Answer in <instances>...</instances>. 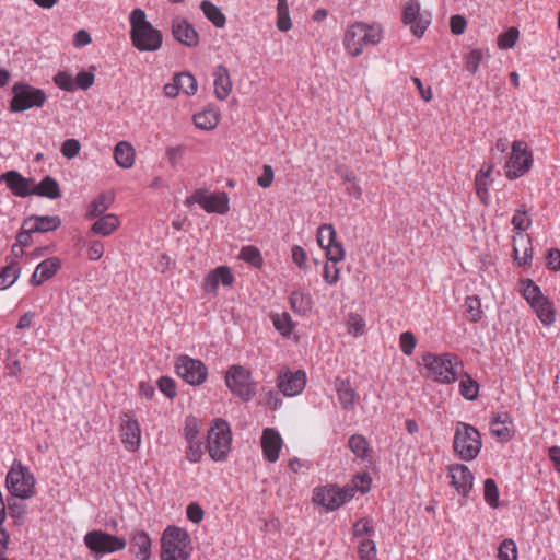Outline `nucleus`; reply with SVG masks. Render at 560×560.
<instances>
[{
  "mask_svg": "<svg viewBox=\"0 0 560 560\" xmlns=\"http://www.w3.org/2000/svg\"><path fill=\"white\" fill-rule=\"evenodd\" d=\"M365 322L359 314L351 313L348 318V332L360 336L364 332Z\"/></svg>",
  "mask_w": 560,
  "mask_h": 560,
  "instance_id": "57",
  "label": "nucleus"
},
{
  "mask_svg": "<svg viewBox=\"0 0 560 560\" xmlns=\"http://www.w3.org/2000/svg\"><path fill=\"white\" fill-rule=\"evenodd\" d=\"M177 375L192 386L201 385L208 375V369L200 360L179 355L175 362Z\"/></svg>",
  "mask_w": 560,
  "mask_h": 560,
  "instance_id": "13",
  "label": "nucleus"
},
{
  "mask_svg": "<svg viewBox=\"0 0 560 560\" xmlns=\"http://www.w3.org/2000/svg\"><path fill=\"white\" fill-rule=\"evenodd\" d=\"M187 205L198 203L208 213L225 214L229 207V197L225 192H208L203 189L196 190L186 199Z\"/></svg>",
  "mask_w": 560,
  "mask_h": 560,
  "instance_id": "14",
  "label": "nucleus"
},
{
  "mask_svg": "<svg viewBox=\"0 0 560 560\" xmlns=\"http://www.w3.org/2000/svg\"><path fill=\"white\" fill-rule=\"evenodd\" d=\"M371 481L369 474H360L352 479V485L350 487L353 488V493L355 491L366 493L371 489Z\"/></svg>",
  "mask_w": 560,
  "mask_h": 560,
  "instance_id": "60",
  "label": "nucleus"
},
{
  "mask_svg": "<svg viewBox=\"0 0 560 560\" xmlns=\"http://www.w3.org/2000/svg\"><path fill=\"white\" fill-rule=\"evenodd\" d=\"M32 195L57 199L61 196V190L55 178L45 176L37 185L32 187Z\"/></svg>",
  "mask_w": 560,
  "mask_h": 560,
  "instance_id": "31",
  "label": "nucleus"
},
{
  "mask_svg": "<svg viewBox=\"0 0 560 560\" xmlns=\"http://www.w3.org/2000/svg\"><path fill=\"white\" fill-rule=\"evenodd\" d=\"M119 225V221L114 214H106L100 218L91 228L92 233L107 236L113 233Z\"/></svg>",
  "mask_w": 560,
  "mask_h": 560,
  "instance_id": "35",
  "label": "nucleus"
},
{
  "mask_svg": "<svg viewBox=\"0 0 560 560\" xmlns=\"http://www.w3.org/2000/svg\"><path fill=\"white\" fill-rule=\"evenodd\" d=\"M271 319L275 328L283 336H288L292 332L293 324L291 320V316L283 313L271 314Z\"/></svg>",
  "mask_w": 560,
  "mask_h": 560,
  "instance_id": "46",
  "label": "nucleus"
},
{
  "mask_svg": "<svg viewBox=\"0 0 560 560\" xmlns=\"http://www.w3.org/2000/svg\"><path fill=\"white\" fill-rule=\"evenodd\" d=\"M323 278L328 284H336L339 281L340 269L336 266V262L324 266Z\"/></svg>",
  "mask_w": 560,
  "mask_h": 560,
  "instance_id": "63",
  "label": "nucleus"
},
{
  "mask_svg": "<svg viewBox=\"0 0 560 560\" xmlns=\"http://www.w3.org/2000/svg\"><path fill=\"white\" fill-rule=\"evenodd\" d=\"M509 419L508 413H499L490 422L491 434L501 442L509 441L512 436L511 430L508 427Z\"/></svg>",
  "mask_w": 560,
  "mask_h": 560,
  "instance_id": "33",
  "label": "nucleus"
},
{
  "mask_svg": "<svg viewBox=\"0 0 560 560\" xmlns=\"http://www.w3.org/2000/svg\"><path fill=\"white\" fill-rule=\"evenodd\" d=\"M188 446L186 450V458L190 463H198L203 455V443L201 439L186 441Z\"/></svg>",
  "mask_w": 560,
  "mask_h": 560,
  "instance_id": "53",
  "label": "nucleus"
},
{
  "mask_svg": "<svg viewBox=\"0 0 560 560\" xmlns=\"http://www.w3.org/2000/svg\"><path fill=\"white\" fill-rule=\"evenodd\" d=\"M306 385L304 371L292 372L285 370L278 376V388L284 396L292 397L301 394Z\"/></svg>",
  "mask_w": 560,
  "mask_h": 560,
  "instance_id": "18",
  "label": "nucleus"
},
{
  "mask_svg": "<svg viewBox=\"0 0 560 560\" xmlns=\"http://www.w3.org/2000/svg\"><path fill=\"white\" fill-rule=\"evenodd\" d=\"M353 534L357 539L370 538L374 534L372 522L369 518H361L353 525Z\"/></svg>",
  "mask_w": 560,
  "mask_h": 560,
  "instance_id": "52",
  "label": "nucleus"
},
{
  "mask_svg": "<svg viewBox=\"0 0 560 560\" xmlns=\"http://www.w3.org/2000/svg\"><path fill=\"white\" fill-rule=\"evenodd\" d=\"M186 515L190 522L199 524L203 520L205 511L198 503L192 502L188 504Z\"/></svg>",
  "mask_w": 560,
  "mask_h": 560,
  "instance_id": "64",
  "label": "nucleus"
},
{
  "mask_svg": "<svg viewBox=\"0 0 560 560\" xmlns=\"http://www.w3.org/2000/svg\"><path fill=\"white\" fill-rule=\"evenodd\" d=\"M232 91V81L226 67L220 65L214 72V94L217 98L225 100Z\"/></svg>",
  "mask_w": 560,
  "mask_h": 560,
  "instance_id": "30",
  "label": "nucleus"
},
{
  "mask_svg": "<svg viewBox=\"0 0 560 560\" xmlns=\"http://www.w3.org/2000/svg\"><path fill=\"white\" fill-rule=\"evenodd\" d=\"M520 37V32L516 27H510L498 36L497 44L500 49H510L514 47Z\"/></svg>",
  "mask_w": 560,
  "mask_h": 560,
  "instance_id": "48",
  "label": "nucleus"
},
{
  "mask_svg": "<svg viewBox=\"0 0 560 560\" xmlns=\"http://www.w3.org/2000/svg\"><path fill=\"white\" fill-rule=\"evenodd\" d=\"M533 166V154L526 142L515 140L511 145V153L504 164L506 178L514 180L526 174Z\"/></svg>",
  "mask_w": 560,
  "mask_h": 560,
  "instance_id": "9",
  "label": "nucleus"
},
{
  "mask_svg": "<svg viewBox=\"0 0 560 560\" xmlns=\"http://www.w3.org/2000/svg\"><path fill=\"white\" fill-rule=\"evenodd\" d=\"M511 222H512L514 229L517 230L518 233H522V232L526 231L530 226L532 219L527 214V212L524 209V207H521L520 209H517L515 211L514 215L512 217V221Z\"/></svg>",
  "mask_w": 560,
  "mask_h": 560,
  "instance_id": "51",
  "label": "nucleus"
},
{
  "mask_svg": "<svg viewBox=\"0 0 560 560\" xmlns=\"http://www.w3.org/2000/svg\"><path fill=\"white\" fill-rule=\"evenodd\" d=\"M221 112L215 106H209L200 112H197L192 121L195 126L200 130L210 131L213 130L220 122Z\"/></svg>",
  "mask_w": 560,
  "mask_h": 560,
  "instance_id": "28",
  "label": "nucleus"
},
{
  "mask_svg": "<svg viewBox=\"0 0 560 560\" xmlns=\"http://www.w3.org/2000/svg\"><path fill=\"white\" fill-rule=\"evenodd\" d=\"M114 158L119 166L129 168L135 162V149L128 142L121 141L115 148Z\"/></svg>",
  "mask_w": 560,
  "mask_h": 560,
  "instance_id": "34",
  "label": "nucleus"
},
{
  "mask_svg": "<svg viewBox=\"0 0 560 560\" xmlns=\"http://www.w3.org/2000/svg\"><path fill=\"white\" fill-rule=\"evenodd\" d=\"M121 442L129 451H137L140 445V427L138 420L125 413L120 427Z\"/></svg>",
  "mask_w": 560,
  "mask_h": 560,
  "instance_id": "20",
  "label": "nucleus"
},
{
  "mask_svg": "<svg viewBox=\"0 0 560 560\" xmlns=\"http://www.w3.org/2000/svg\"><path fill=\"white\" fill-rule=\"evenodd\" d=\"M160 390L168 398L176 396V384L171 377L163 376L158 382Z\"/></svg>",
  "mask_w": 560,
  "mask_h": 560,
  "instance_id": "62",
  "label": "nucleus"
},
{
  "mask_svg": "<svg viewBox=\"0 0 560 560\" xmlns=\"http://www.w3.org/2000/svg\"><path fill=\"white\" fill-rule=\"evenodd\" d=\"M61 261L57 257H50L42 262L38 264L36 267L34 273L31 277V284L32 285H40L48 279H50L52 276L56 275V272L60 269Z\"/></svg>",
  "mask_w": 560,
  "mask_h": 560,
  "instance_id": "26",
  "label": "nucleus"
},
{
  "mask_svg": "<svg viewBox=\"0 0 560 560\" xmlns=\"http://www.w3.org/2000/svg\"><path fill=\"white\" fill-rule=\"evenodd\" d=\"M238 258L250 264L255 268H261L264 264L262 256L260 254V250L253 245L244 246L242 247Z\"/></svg>",
  "mask_w": 560,
  "mask_h": 560,
  "instance_id": "44",
  "label": "nucleus"
},
{
  "mask_svg": "<svg viewBox=\"0 0 560 560\" xmlns=\"http://www.w3.org/2000/svg\"><path fill=\"white\" fill-rule=\"evenodd\" d=\"M54 82L59 89L63 91L72 92L75 90L74 79L67 72H58L54 77Z\"/></svg>",
  "mask_w": 560,
  "mask_h": 560,
  "instance_id": "58",
  "label": "nucleus"
},
{
  "mask_svg": "<svg viewBox=\"0 0 560 560\" xmlns=\"http://www.w3.org/2000/svg\"><path fill=\"white\" fill-rule=\"evenodd\" d=\"M201 421L194 416L185 420L184 436L186 441L200 439Z\"/></svg>",
  "mask_w": 560,
  "mask_h": 560,
  "instance_id": "50",
  "label": "nucleus"
},
{
  "mask_svg": "<svg viewBox=\"0 0 560 560\" xmlns=\"http://www.w3.org/2000/svg\"><path fill=\"white\" fill-rule=\"evenodd\" d=\"M232 445V432L229 423L222 419H215L208 431V452L215 462L226 459Z\"/></svg>",
  "mask_w": 560,
  "mask_h": 560,
  "instance_id": "6",
  "label": "nucleus"
},
{
  "mask_svg": "<svg viewBox=\"0 0 560 560\" xmlns=\"http://www.w3.org/2000/svg\"><path fill=\"white\" fill-rule=\"evenodd\" d=\"M383 38L384 27L381 23L355 21L347 26L342 44L347 55L359 57L368 46H376Z\"/></svg>",
  "mask_w": 560,
  "mask_h": 560,
  "instance_id": "1",
  "label": "nucleus"
},
{
  "mask_svg": "<svg viewBox=\"0 0 560 560\" xmlns=\"http://www.w3.org/2000/svg\"><path fill=\"white\" fill-rule=\"evenodd\" d=\"M291 310L298 314H306L311 310V298L303 291H293L290 295Z\"/></svg>",
  "mask_w": 560,
  "mask_h": 560,
  "instance_id": "38",
  "label": "nucleus"
},
{
  "mask_svg": "<svg viewBox=\"0 0 560 560\" xmlns=\"http://www.w3.org/2000/svg\"><path fill=\"white\" fill-rule=\"evenodd\" d=\"M488 57V50H483L480 48H474L471 49L466 56H465V68L466 70L475 74L478 69L479 65L482 62V60Z\"/></svg>",
  "mask_w": 560,
  "mask_h": 560,
  "instance_id": "41",
  "label": "nucleus"
},
{
  "mask_svg": "<svg viewBox=\"0 0 560 560\" xmlns=\"http://www.w3.org/2000/svg\"><path fill=\"white\" fill-rule=\"evenodd\" d=\"M234 282V276L228 266H219L211 270L202 282V289L207 293H215L219 284L231 287Z\"/></svg>",
  "mask_w": 560,
  "mask_h": 560,
  "instance_id": "21",
  "label": "nucleus"
},
{
  "mask_svg": "<svg viewBox=\"0 0 560 560\" xmlns=\"http://www.w3.org/2000/svg\"><path fill=\"white\" fill-rule=\"evenodd\" d=\"M200 9L205 16L217 27H223L226 23V18L219 7L209 0H203L200 3Z\"/></svg>",
  "mask_w": 560,
  "mask_h": 560,
  "instance_id": "36",
  "label": "nucleus"
},
{
  "mask_svg": "<svg viewBox=\"0 0 560 560\" xmlns=\"http://www.w3.org/2000/svg\"><path fill=\"white\" fill-rule=\"evenodd\" d=\"M61 225L58 215H31L24 220V226L35 233H46L57 230Z\"/></svg>",
  "mask_w": 560,
  "mask_h": 560,
  "instance_id": "25",
  "label": "nucleus"
},
{
  "mask_svg": "<svg viewBox=\"0 0 560 560\" xmlns=\"http://www.w3.org/2000/svg\"><path fill=\"white\" fill-rule=\"evenodd\" d=\"M35 477L28 467L15 459L5 477V487L10 494L22 500L31 499L35 494Z\"/></svg>",
  "mask_w": 560,
  "mask_h": 560,
  "instance_id": "5",
  "label": "nucleus"
},
{
  "mask_svg": "<svg viewBox=\"0 0 560 560\" xmlns=\"http://www.w3.org/2000/svg\"><path fill=\"white\" fill-rule=\"evenodd\" d=\"M450 483L457 493L464 498L468 497L474 487V474L464 464H451L447 467Z\"/></svg>",
  "mask_w": 560,
  "mask_h": 560,
  "instance_id": "16",
  "label": "nucleus"
},
{
  "mask_svg": "<svg viewBox=\"0 0 560 560\" xmlns=\"http://www.w3.org/2000/svg\"><path fill=\"white\" fill-rule=\"evenodd\" d=\"M84 544L95 558H100L105 553L122 550L126 547V540L124 538L103 530H91L86 533Z\"/></svg>",
  "mask_w": 560,
  "mask_h": 560,
  "instance_id": "11",
  "label": "nucleus"
},
{
  "mask_svg": "<svg viewBox=\"0 0 560 560\" xmlns=\"http://www.w3.org/2000/svg\"><path fill=\"white\" fill-rule=\"evenodd\" d=\"M498 560H516L517 547L513 539H504L498 549Z\"/></svg>",
  "mask_w": 560,
  "mask_h": 560,
  "instance_id": "49",
  "label": "nucleus"
},
{
  "mask_svg": "<svg viewBox=\"0 0 560 560\" xmlns=\"http://www.w3.org/2000/svg\"><path fill=\"white\" fill-rule=\"evenodd\" d=\"M537 314L540 322L548 326L555 322V310L552 303L545 296L539 300V303H535L530 306Z\"/></svg>",
  "mask_w": 560,
  "mask_h": 560,
  "instance_id": "37",
  "label": "nucleus"
},
{
  "mask_svg": "<svg viewBox=\"0 0 560 560\" xmlns=\"http://www.w3.org/2000/svg\"><path fill=\"white\" fill-rule=\"evenodd\" d=\"M467 312L472 322H477L481 318V303L478 296H467L465 300Z\"/></svg>",
  "mask_w": 560,
  "mask_h": 560,
  "instance_id": "59",
  "label": "nucleus"
},
{
  "mask_svg": "<svg viewBox=\"0 0 560 560\" xmlns=\"http://www.w3.org/2000/svg\"><path fill=\"white\" fill-rule=\"evenodd\" d=\"M428 377L441 384L454 383L462 372V361L453 353L427 352L421 358Z\"/></svg>",
  "mask_w": 560,
  "mask_h": 560,
  "instance_id": "2",
  "label": "nucleus"
},
{
  "mask_svg": "<svg viewBox=\"0 0 560 560\" xmlns=\"http://www.w3.org/2000/svg\"><path fill=\"white\" fill-rule=\"evenodd\" d=\"M334 387L341 407L346 410H352L359 399V394L351 386L350 380L337 376L334 380Z\"/></svg>",
  "mask_w": 560,
  "mask_h": 560,
  "instance_id": "24",
  "label": "nucleus"
},
{
  "mask_svg": "<svg viewBox=\"0 0 560 560\" xmlns=\"http://www.w3.org/2000/svg\"><path fill=\"white\" fill-rule=\"evenodd\" d=\"M141 23L142 50H158L163 42L162 33L154 28L151 23L145 20V14L143 11Z\"/></svg>",
  "mask_w": 560,
  "mask_h": 560,
  "instance_id": "27",
  "label": "nucleus"
},
{
  "mask_svg": "<svg viewBox=\"0 0 560 560\" xmlns=\"http://www.w3.org/2000/svg\"><path fill=\"white\" fill-rule=\"evenodd\" d=\"M12 93L10 110L13 113H21L32 107H42L47 101L44 90L26 83H15L12 86Z\"/></svg>",
  "mask_w": 560,
  "mask_h": 560,
  "instance_id": "10",
  "label": "nucleus"
},
{
  "mask_svg": "<svg viewBox=\"0 0 560 560\" xmlns=\"http://www.w3.org/2000/svg\"><path fill=\"white\" fill-rule=\"evenodd\" d=\"M281 434L273 428H265L260 436V447L264 458L268 463H276L283 447Z\"/></svg>",
  "mask_w": 560,
  "mask_h": 560,
  "instance_id": "17",
  "label": "nucleus"
},
{
  "mask_svg": "<svg viewBox=\"0 0 560 560\" xmlns=\"http://www.w3.org/2000/svg\"><path fill=\"white\" fill-rule=\"evenodd\" d=\"M0 183H5L7 187L16 197H27L32 195L33 179L25 178L18 171H8L0 175Z\"/></svg>",
  "mask_w": 560,
  "mask_h": 560,
  "instance_id": "19",
  "label": "nucleus"
},
{
  "mask_svg": "<svg viewBox=\"0 0 560 560\" xmlns=\"http://www.w3.org/2000/svg\"><path fill=\"white\" fill-rule=\"evenodd\" d=\"M113 201L114 194L112 191L101 192L90 203L86 212V218L91 220L102 215L110 207Z\"/></svg>",
  "mask_w": 560,
  "mask_h": 560,
  "instance_id": "32",
  "label": "nucleus"
},
{
  "mask_svg": "<svg viewBox=\"0 0 560 560\" xmlns=\"http://www.w3.org/2000/svg\"><path fill=\"white\" fill-rule=\"evenodd\" d=\"M81 149V144L77 139H67L61 145V153L67 159L75 158Z\"/></svg>",
  "mask_w": 560,
  "mask_h": 560,
  "instance_id": "61",
  "label": "nucleus"
},
{
  "mask_svg": "<svg viewBox=\"0 0 560 560\" xmlns=\"http://www.w3.org/2000/svg\"><path fill=\"white\" fill-rule=\"evenodd\" d=\"M353 498V488L334 483L317 486L313 490V503L328 512L338 510Z\"/></svg>",
  "mask_w": 560,
  "mask_h": 560,
  "instance_id": "7",
  "label": "nucleus"
},
{
  "mask_svg": "<svg viewBox=\"0 0 560 560\" xmlns=\"http://www.w3.org/2000/svg\"><path fill=\"white\" fill-rule=\"evenodd\" d=\"M175 81L178 84L179 90L187 94V95H194L197 92V80L195 77L188 72H183L179 74H176L174 77Z\"/></svg>",
  "mask_w": 560,
  "mask_h": 560,
  "instance_id": "45",
  "label": "nucleus"
},
{
  "mask_svg": "<svg viewBox=\"0 0 560 560\" xmlns=\"http://www.w3.org/2000/svg\"><path fill=\"white\" fill-rule=\"evenodd\" d=\"M172 34L176 40L188 47H194L199 42L195 27L183 18H175L172 22Z\"/></svg>",
  "mask_w": 560,
  "mask_h": 560,
  "instance_id": "23",
  "label": "nucleus"
},
{
  "mask_svg": "<svg viewBox=\"0 0 560 560\" xmlns=\"http://www.w3.org/2000/svg\"><path fill=\"white\" fill-rule=\"evenodd\" d=\"M401 22L405 25H410L411 33L420 38L431 23V14L421 12L418 0H408L402 4Z\"/></svg>",
  "mask_w": 560,
  "mask_h": 560,
  "instance_id": "12",
  "label": "nucleus"
},
{
  "mask_svg": "<svg viewBox=\"0 0 560 560\" xmlns=\"http://www.w3.org/2000/svg\"><path fill=\"white\" fill-rule=\"evenodd\" d=\"M336 230L331 224H323L317 230V243L325 249L326 257L332 262H339L345 258V248L336 240Z\"/></svg>",
  "mask_w": 560,
  "mask_h": 560,
  "instance_id": "15",
  "label": "nucleus"
},
{
  "mask_svg": "<svg viewBox=\"0 0 560 560\" xmlns=\"http://www.w3.org/2000/svg\"><path fill=\"white\" fill-rule=\"evenodd\" d=\"M513 243L514 261L518 266L529 264L533 257V248L530 246L529 237L523 233H517L513 236Z\"/></svg>",
  "mask_w": 560,
  "mask_h": 560,
  "instance_id": "29",
  "label": "nucleus"
},
{
  "mask_svg": "<svg viewBox=\"0 0 560 560\" xmlns=\"http://www.w3.org/2000/svg\"><path fill=\"white\" fill-rule=\"evenodd\" d=\"M225 384L243 401H249L256 395V383L252 378V373L242 365L230 366L225 374Z\"/></svg>",
  "mask_w": 560,
  "mask_h": 560,
  "instance_id": "8",
  "label": "nucleus"
},
{
  "mask_svg": "<svg viewBox=\"0 0 560 560\" xmlns=\"http://www.w3.org/2000/svg\"><path fill=\"white\" fill-rule=\"evenodd\" d=\"M192 550L187 530L176 526L165 528L161 539V560H188Z\"/></svg>",
  "mask_w": 560,
  "mask_h": 560,
  "instance_id": "3",
  "label": "nucleus"
},
{
  "mask_svg": "<svg viewBox=\"0 0 560 560\" xmlns=\"http://www.w3.org/2000/svg\"><path fill=\"white\" fill-rule=\"evenodd\" d=\"M132 45L140 50V8L133 9L130 14Z\"/></svg>",
  "mask_w": 560,
  "mask_h": 560,
  "instance_id": "55",
  "label": "nucleus"
},
{
  "mask_svg": "<svg viewBox=\"0 0 560 560\" xmlns=\"http://www.w3.org/2000/svg\"><path fill=\"white\" fill-rule=\"evenodd\" d=\"M358 553L361 560H372L376 556V545L370 538L359 540Z\"/></svg>",
  "mask_w": 560,
  "mask_h": 560,
  "instance_id": "54",
  "label": "nucleus"
},
{
  "mask_svg": "<svg viewBox=\"0 0 560 560\" xmlns=\"http://www.w3.org/2000/svg\"><path fill=\"white\" fill-rule=\"evenodd\" d=\"M482 447L481 434L471 424L457 422L454 429L453 451L464 462L474 460Z\"/></svg>",
  "mask_w": 560,
  "mask_h": 560,
  "instance_id": "4",
  "label": "nucleus"
},
{
  "mask_svg": "<svg viewBox=\"0 0 560 560\" xmlns=\"http://www.w3.org/2000/svg\"><path fill=\"white\" fill-rule=\"evenodd\" d=\"M20 267L16 262L3 267L0 270V290L10 288L19 278Z\"/></svg>",
  "mask_w": 560,
  "mask_h": 560,
  "instance_id": "42",
  "label": "nucleus"
},
{
  "mask_svg": "<svg viewBox=\"0 0 560 560\" xmlns=\"http://www.w3.org/2000/svg\"><path fill=\"white\" fill-rule=\"evenodd\" d=\"M459 393L467 400H475L479 394V384L465 373L459 381Z\"/></svg>",
  "mask_w": 560,
  "mask_h": 560,
  "instance_id": "39",
  "label": "nucleus"
},
{
  "mask_svg": "<svg viewBox=\"0 0 560 560\" xmlns=\"http://www.w3.org/2000/svg\"><path fill=\"white\" fill-rule=\"evenodd\" d=\"M521 293L525 298V300L529 303L530 306L535 303H539V300H542L545 298L541 294L539 287L536 285L529 279L521 281Z\"/></svg>",
  "mask_w": 560,
  "mask_h": 560,
  "instance_id": "40",
  "label": "nucleus"
},
{
  "mask_svg": "<svg viewBox=\"0 0 560 560\" xmlns=\"http://www.w3.org/2000/svg\"><path fill=\"white\" fill-rule=\"evenodd\" d=\"M493 163L485 162L475 176L476 195L479 198L480 202L485 206H488L490 201L489 187L492 183L491 174L493 172Z\"/></svg>",
  "mask_w": 560,
  "mask_h": 560,
  "instance_id": "22",
  "label": "nucleus"
},
{
  "mask_svg": "<svg viewBox=\"0 0 560 560\" xmlns=\"http://www.w3.org/2000/svg\"><path fill=\"white\" fill-rule=\"evenodd\" d=\"M348 444L350 450L357 457L362 459L368 457L370 452V445L368 440L363 435L353 434L352 436H350Z\"/></svg>",
  "mask_w": 560,
  "mask_h": 560,
  "instance_id": "43",
  "label": "nucleus"
},
{
  "mask_svg": "<svg viewBox=\"0 0 560 560\" xmlns=\"http://www.w3.org/2000/svg\"><path fill=\"white\" fill-rule=\"evenodd\" d=\"M417 345V339L411 331H405L399 337L400 350L405 355H411Z\"/></svg>",
  "mask_w": 560,
  "mask_h": 560,
  "instance_id": "56",
  "label": "nucleus"
},
{
  "mask_svg": "<svg viewBox=\"0 0 560 560\" xmlns=\"http://www.w3.org/2000/svg\"><path fill=\"white\" fill-rule=\"evenodd\" d=\"M483 498L491 508L499 505V490L495 481L491 478H487L483 482Z\"/></svg>",
  "mask_w": 560,
  "mask_h": 560,
  "instance_id": "47",
  "label": "nucleus"
}]
</instances>
